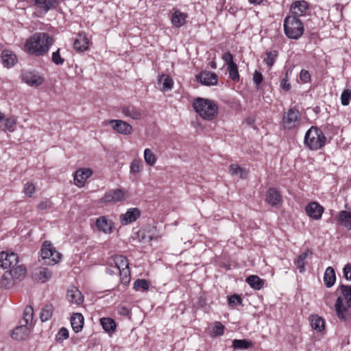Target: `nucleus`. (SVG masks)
Instances as JSON below:
<instances>
[{"label":"nucleus","instance_id":"4468645a","mask_svg":"<svg viewBox=\"0 0 351 351\" xmlns=\"http://www.w3.org/2000/svg\"><path fill=\"white\" fill-rule=\"evenodd\" d=\"M197 80L206 86L215 85L217 82V75L210 71H202L196 76Z\"/></svg>","mask_w":351,"mask_h":351},{"label":"nucleus","instance_id":"a878e982","mask_svg":"<svg viewBox=\"0 0 351 351\" xmlns=\"http://www.w3.org/2000/svg\"><path fill=\"white\" fill-rule=\"evenodd\" d=\"M121 110L126 117H130L134 120L141 119V111L134 106H122Z\"/></svg>","mask_w":351,"mask_h":351},{"label":"nucleus","instance_id":"f3484780","mask_svg":"<svg viewBox=\"0 0 351 351\" xmlns=\"http://www.w3.org/2000/svg\"><path fill=\"white\" fill-rule=\"evenodd\" d=\"M8 271L17 282L22 280L25 278L27 273V269L24 265L19 264V263L16 266H14L8 270Z\"/></svg>","mask_w":351,"mask_h":351},{"label":"nucleus","instance_id":"5fc2aeb1","mask_svg":"<svg viewBox=\"0 0 351 351\" xmlns=\"http://www.w3.org/2000/svg\"><path fill=\"white\" fill-rule=\"evenodd\" d=\"M16 120L13 117H10L5 119V130L9 132H13L14 125H16Z\"/></svg>","mask_w":351,"mask_h":351},{"label":"nucleus","instance_id":"cd10ccee","mask_svg":"<svg viewBox=\"0 0 351 351\" xmlns=\"http://www.w3.org/2000/svg\"><path fill=\"white\" fill-rule=\"evenodd\" d=\"M16 282V280L14 279V277L6 271L2 276L0 280V286L4 289H10Z\"/></svg>","mask_w":351,"mask_h":351},{"label":"nucleus","instance_id":"e2e57ef3","mask_svg":"<svg viewBox=\"0 0 351 351\" xmlns=\"http://www.w3.org/2000/svg\"><path fill=\"white\" fill-rule=\"evenodd\" d=\"M280 86L285 91H289L291 89V84L289 83L287 77L282 79Z\"/></svg>","mask_w":351,"mask_h":351},{"label":"nucleus","instance_id":"b1692460","mask_svg":"<svg viewBox=\"0 0 351 351\" xmlns=\"http://www.w3.org/2000/svg\"><path fill=\"white\" fill-rule=\"evenodd\" d=\"M51 272L45 267H40L36 269L33 274V278L36 281L45 282L51 277Z\"/></svg>","mask_w":351,"mask_h":351},{"label":"nucleus","instance_id":"58836bf2","mask_svg":"<svg viewBox=\"0 0 351 351\" xmlns=\"http://www.w3.org/2000/svg\"><path fill=\"white\" fill-rule=\"evenodd\" d=\"M53 308L51 304L45 305L40 312V318L42 322H47L52 317Z\"/></svg>","mask_w":351,"mask_h":351},{"label":"nucleus","instance_id":"7ed1b4c3","mask_svg":"<svg viewBox=\"0 0 351 351\" xmlns=\"http://www.w3.org/2000/svg\"><path fill=\"white\" fill-rule=\"evenodd\" d=\"M283 26L285 35L290 39L297 40L303 34V23L295 16H287Z\"/></svg>","mask_w":351,"mask_h":351},{"label":"nucleus","instance_id":"4d7b16f0","mask_svg":"<svg viewBox=\"0 0 351 351\" xmlns=\"http://www.w3.org/2000/svg\"><path fill=\"white\" fill-rule=\"evenodd\" d=\"M241 298L237 295H233L228 298V304L231 306H235L241 303Z\"/></svg>","mask_w":351,"mask_h":351},{"label":"nucleus","instance_id":"1a4fd4ad","mask_svg":"<svg viewBox=\"0 0 351 351\" xmlns=\"http://www.w3.org/2000/svg\"><path fill=\"white\" fill-rule=\"evenodd\" d=\"M112 128L118 133L123 135L131 134L133 132L132 125L122 120H111L109 122Z\"/></svg>","mask_w":351,"mask_h":351},{"label":"nucleus","instance_id":"72a5a7b5","mask_svg":"<svg viewBox=\"0 0 351 351\" xmlns=\"http://www.w3.org/2000/svg\"><path fill=\"white\" fill-rule=\"evenodd\" d=\"M246 282L248 285L256 290L261 289L264 284L263 280L261 279L258 276L251 275L247 278Z\"/></svg>","mask_w":351,"mask_h":351},{"label":"nucleus","instance_id":"0e129e2a","mask_svg":"<svg viewBox=\"0 0 351 351\" xmlns=\"http://www.w3.org/2000/svg\"><path fill=\"white\" fill-rule=\"evenodd\" d=\"M130 281V272L126 274H123L122 276H121V282L124 285H127Z\"/></svg>","mask_w":351,"mask_h":351},{"label":"nucleus","instance_id":"ddd939ff","mask_svg":"<svg viewBox=\"0 0 351 351\" xmlns=\"http://www.w3.org/2000/svg\"><path fill=\"white\" fill-rule=\"evenodd\" d=\"M306 213L311 218L319 219L321 218L324 212V208L315 202H312L306 205Z\"/></svg>","mask_w":351,"mask_h":351},{"label":"nucleus","instance_id":"49530a36","mask_svg":"<svg viewBox=\"0 0 351 351\" xmlns=\"http://www.w3.org/2000/svg\"><path fill=\"white\" fill-rule=\"evenodd\" d=\"M133 288L136 291L142 290H147L149 289V283L145 279H138L134 283Z\"/></svg>","mask_w":351,"mask_h":351},{"label":"nucleus","instance_id":"09e8293b","mask_svg":"<svg viewBox=\"0 0 351 351\" xmlns=\"http://www.w3.org/2000/svg\"><path fill=\"white\" fill-rule=\"evenodd\" d=\"M69 336V330L66 328L62 327L59 330V331L56 335V341L57 342H62L64 339H68Z\"/></svg>","mask_w":351,"mask_h":351},{"label":"nucleus","instance_id":"338daca9","mask_svg":"<svg viewBox=\"0 0 351 351\" xmlns=\"http://www.w3.org/2000/svg\"><path fill=\"white\" fill-rule=\"evenodd\" d=\"M50 207V205L48 202L43 201L37 206L38 209L39 210H46Z\"/></svg>","mask_w":351,"mask_h":351},{"label":"nucleus","instance_id":"774afa93","mask_svg":"<svg viewBox=\"0 0 351 351\" xmlns=\"http://www.w3.org/2000/svg\"><path fill=\"white\" fill-rule=\"evenodd\" d=\"M249 2L252 4H254V5H257V4H260L263 0H248Z\"/></svg>","mask_w":351,"mask_h":351},{"label":"nucleus","instance_id":"37998d69","mask_svg":"<svg viewBox=\"0 0 351 351\" xmlns=\"http://www.w3.org/2000/svg\"><path fill=\"white\" fill-rule=\"evenodd\" d=\"M144 160L150 166H154L157 160L156 155L153 152L147 148L144 151Z\"/></svg>","mask_w":351,"mask_h":351},{"label":"nucleus","instance_id":"4be33fe9","mask_svg":"<svg viewBox=\"0 0 351 351\" xmlns=\"http://www.w3.org/2000/svg\"><path fill=\"white\" fill-rule=\"evenodd\" d=\"M291 10L293 16H303L308 10V3L305 1H295L291 6Z\"/></svg>","mask_w":351,"mask_h":351},{"label":"nucleus","instance_id":"c756f323","mask_svg":"<svg viewBox=\"0 0 351 351\" xmlns=\"http://www.w3.org/2000/svg\"><path fill=\"white\" fill-rule=\"evenodd\" d=\"M336 276L334 269L332 267H328L324 276V281L327 287H331L335 282Z\"/></svg>","mask_w":351,"mask_h":351},{"label":"nucleus","instance_id":"2f4dec72","mask_svg":"<svg viewBox=\"0 0 351 351\" xmlns=\"http://www.w3.org/2000/svg\"><path fill=\"white\" fill-rule=\"evenodd\" d=\"M335 308L337 317L341 319H346V315L348 313V309L343 306V298L341 297H339L337 298Z\"/></svg>","mask_w":351,"mask_h":351},{"label":"nucleus","instance_id":"6e6d98bb","mask_svg":"<svg viewBox=\"0 0 351 351\" xmlns=\"http://www.w3.org/2000/svg\"><path fill=\"white\" fill-rule=\"evenodd\" d=\"M224 326L219 322H215L213 328V334L214 336L221 335L223 333Z\"/></svg>","mask_w":351,"mask_h":351},{"label":"nucleus","instance_id":"9b49d317","mask_svg":"<svg viewBox=\"0 0 351 351\" xmlns=\"http://www.w3.org/2000/svg\"><path fill=\"white\" fill-rule=\"evenodd\" d=\"M58 4V0H34V6L44 14L56 9Z\"/></svg>","mask_w":351,"mask_h":351},{"label":"nucleus","instance_id":"0eeeda50","mask_svg":"<svg viewBox=\"0 0 351 351\" xmlns=\"http://www.w3.org/2000/svg\"><path fill=\"white\" fill-rule=\"evenodd\" d=\"M21 80L32 87H38L42 85L45 81L39 73L34 70L23 71L21 73Z\"/></svg>","mask_w":351,"mask_h":351},{"label":"nucleus","instance_id":"39448f33","mask_svg":"<svg viewBox=\"0 0 351 351\" xmlns=\"http://www.w3.org/2000/svg\"><path fill=\"white\" fill-rule=\"evenodd\" d=\"M40 256L44 260V264L51 265L56 264L61 257V254L48 241L43 243L40 250Z\"/></svg>","mask_w":351,"mask_h":351},{"label":"nucleus","instance_id":"4c0bfd02","mask_svg":"<svg viewBox=\"0 0 351 351\" xmlns=\"http://www.w3.org/2000/svg\"><path fill=\"white\" fill-rule=\"evenodd\" d=\"M152 228L139 230L138 232L139 239L144 242H150L153 239H156V237L152 234Z\"/></svg>","mask_w":351,"mask_h":351},{"label":"nucleus","instance_id":"3c124183","mask_svg":"<svg viewBox=\"0 0 351 351\" xmlns=\"http://www.w3.org/2000/svg\"><path fill=\"white\" fill-rule=\"evenodd\" d=\"M229 72V77L234 81L237 80L239 75L238 72V67L237 64H232L228 66Z\"/></svg>","mask_w":351,"mask_h":351},{"label":"nucleus","instance_id":"5701e85b","mask_svg":"<svg viewBox=\"0 0 351 351\" xmlns=\"http://www.w3.org/2000/svg\"><path fill=\"white\" fill-rule=\"evenodd\" d=\"M186 14L181 12L178 10H174L171 16V21L173 26L180 27L186 23Z\"/></svg>","mask_w":351,"mask_h":351},{"label":"nucleus","instance_id":"a18cd8bd","mask_svg":"<svg viewBox=\"0 0 351 351\" xmlns=\"http://www.w3.org/2000/svg\"><path fill=\"white\" fill-rule=\"evenodd\" d=\"M142 161L141 159H134L130 164V172L132 174H136L141 171Z\"/></svg>","mask_w":351,"mask_h":351},{"label":"nucleus","instance_id":"393cba45","mask_svg":"<svg viewBox=\"0 0 351 351\" xmlns=\"http://www.w3.org/2000/svg\"><path fill=\"white\" fill-rule=\"evenodd\" d=\"M88 40L86 35L83 33H80L77 38L75 39L73 47L77 51H84L88 49Z\"/></svg>","mask_w":351,"mask_h":351},{"label":"nucleus","instance_id":"ea45409f","mask_svg":"<svg viewBox=\"0 0 351 351\" xmlns=\"http://www.w3.org/2000/svg\"><path fill=\"white\" fill-rule=\"evenodd\" d=\"M342 295L343 296V298L346 301L347 306L350 308H351V285H342L339 287Z\"/></svg>","mask_w":351,"mask_h":351},{"label":"nucleus","instance_id":"423d86ee","mask_svg":"<svg viewBox=\"0 0 351 351\" xmlns=\"http://www.w3.org/2000/svg\"><path fill=\"white\" fill-rule=\"evenodd\" d=\"M302 121L301 114L295 108H290L282 117L284 128L291 130L298 128Z\"/></svg>","mask_w":351,"mask_h":351},{"label":"nucleus","instance_id":"bf43d9fd","mask_svg":"<svg viewBox=\"0 0 351 351\" xmlns=\"http://www.w3.org/2000/svg\"><path fill=\"white\" fill-rule=\"evenodd\" d=\"M300 80L304 83H307L311 80V75L308 71L304 69H302L300 71Z\"/></svg>","mask_w":351,"mask_h":351},{"label":"nucleus","instance_id":"c85d7f7f","mask_svg":"<svg viewBox=\"0 0 351 351\" xmlns=\"http://www.w3.org/2000/svg\"><path fill=\"white\" fill-rule=\"evenodd\" d=\"M2 63L7 68L12 67L16 62V56L10 51L5 50L1 56Z\"/></svg>","mask_w":351,"mask_h":351},{"label":"nucleus","instance_id":"9d476101","mask_svg":"<svg viewBox=\"0 0 351 351\" xmlns=\"http://www.w3.org/2000/svg\"><path fill=\"white\" fill-rule=\"evenodd\" d=\"M93 171L88 168L77 169L74 176V183L78 187L84 186L86 180L93 175Z\"/></svg>","mask_w":351,"mask_h":351},{"label":"nucleus","instance_id":"69168bd1","mask_svg":"<svg viewBox=\"0 0 351 351\" xmlns=\"http://www.w3.org/2000/svg\"><path fill=\"white\" fill-rule=\"evenodd\" d=\"M106 271L107 274H108L110 275L117 274H120V271L115 266L107 267L106 269Z\"/></svg>","mask_w":351,"mask_h":351},{"label":"nucleus","instance_id":"8fccbe9b","mask_svg":"<svg viewBox=\"0 0 351 351\" xmlns=\"http://www.w3.org/2000/svg\"><path fill=\"white\" fill-rule=\"evenodd\" d=\"M351 99V90L346 89L341 95V102L343 106H348Z\"/></svg>","mask_w":351,"mask_h":351},{"label":"nucleus","instance_id":"f03ea898","mask_svg":"<svg viewBox=\"0 0 351 351\" xmlns=\"http://www.w3.org/2000/svg\"><path fill=\"white\" fill-rule=\"evenodd\" d=\"M193 106L195 112L204 119L213 120L217 114L218 107L210 99L197 97L194 100Z\"/></svg>","mask_w":351,"mask_h":351},{"label":"nucleus","instance_id":"79ce46f5","mask_svg":"<svg viewBox=\"0 0 351 351\" xmlns=\"http://www.w3.org/2000/svg\"><path fill=\"white\" fill-rule=\"evenodd\" d=\"M230 171L232 175H239L241 178H245L247 176V171L236 164L230 166Z\"/></svg>","mask_w":351,"mask_h":351},{"label":"nucleus","instance_id":"864d4df0","mask_svg":"<svg viewBox=\"0 0 351 351\" xmlns=\"http://www.w3.org/2000/svg\"><path fill=\"white\" fill-rule=\"evenodd\" d=\"M25 194L29 197H32L35 192V186L32 182H27L23 189Z\"/></svg>","mask_w":351,"mask_h":351},{"label":"nucleus","instance_id":"c03bdc74","mask_svg":"<svg viewBox=\"0 0 351 351\" xmlns=\"http://www.w3.org/2000/svg\"><path fill=\"white\" fill-rule=\"evenodd\" d=\"M34 314V309L32 306H27L23 313V324L28 325L32 321Z\"/></svg>","mask_w":351,"mask_h":351},{"label":"nucleus","instance_id":"680f3d73","mask_svg":"<svg viewBox=\"0 0 351 351\" xmlns=\"http://www.w3.org/2000/svg\"><path fill=\"white\" fill-rule=\"evenodd\" d=\"M253 80H254V82L256 84V85L258 86L263 81L262 74L260 72H258V71H255L254 75H253Z\"/></svg>","mask_w":351,"mask_h":351},{"label":"nucleus","instance_id":"6ab92c4d","mask_svg":"<svg viewBox=\"0 0 351 351\" xmlns=\"http://www.w3.org/2000/svg\"><path fill=\"white\" fill-rule=\"evenodd\" d=\"M29 328L27 325L21 323V325L16 327L12 332V337L16 340H23L29 335Z\"/></svg>","mask_w":351,"mask_h":351},{"label":"nucleus","instance_id":"052dcab7","mask_svg":"<svg viewBox=\"0 0 351 351\" xmlns=\"http://www.w3.org/2000/svg\"><path fill=\"white\" fill-rule=\"evenodd\" d=\"M343 276L346 280H351V264H346L343 269Z\"/></svg>","mask_w":351,"mask_h":351},{"label":"nucleus","instance_id":"dca6fc26","mask_svg":"<svg viewBox=\"0 0 351 351\" xmlns=\"http://www.w3.org/2000/svg\"><path fill=\"white\" fill-rule=\"evenodd\" d=\"M66 298L69 302L76 304H82L84 300L82 293L75 287H71L68 289Z\"/></svg>","mask_w":351,"mask_h":351},{"label":"nucleus","instance_id":"a19ab883","mask_svg":"<svg viewBox=\"0 0 351 351\" xmlns=\"http://www.w3.org/2000/svg\"><path fill=\"white\" fill-rule=\"evenodd\" d=\"M232 346L234 349H247L252 346V343L247 339H234Z\"/></svg>","mask_w":351,"mask_h":351},{"label":"nucleus","instance_id":"a211bd4d","mask_svg":"<svg viewBox=\"0 0 351 351\" xmlns=\"http://www.w3.org/2000/svg\"><path fill=\"white\" fill-rule=\"evenodd\" d=\"M124 193L121 189L107 192L103 197L104 202H117L123 199Z\"/></svg>","mask_w":351,"mask_h":351},{"label":"nucleus","instance_id":"13d9d810","mask_svg":"<svg viewBox=\"0 0 351 351\" xmlns=\"http://www.w3.org/2000/svg\"><path fill=\"white\" fill-rule=\"evenodd\" d=\"M222 59L224 60L228 66L235 64L233 61V56L230 52L223 53Z\"/></svg>","mask_w":351,"mask_h":351},{"label":"nucleus","instance_id":"c9c22d12","mask_svg":"<svg viewBox=\"0 0 351 351\" xmlns=\"http://www.w3.org/2000/svg\"><path fill=\"white\" fill-rule=\"evenodd\" d=\"M310 322L311 327L314 330L321 332L324 329V321L317 315H311Z\"/></svg>","mask_w":351,"mask_h":351},{"label":"nucleus","instance_id":"de8ad7c7","mask_svg":"<svg viewBox=\"0 0 351 351\" xmlns=\"http://www.w3.org/2000/svg\"><path fill=\"white\" fill-rule=\"evenodd\" d=\"M266 55H267V57L265 59V62H266L267 65L269 67H271L274 65L276 58L278 56L277 51H267L266 53Z\"/></svg>","mask_w":351,"mask_h":351},{"label":"nucleus","instance_id":"603ef678","mask_svg":"<svg viewBox=\"0 0 351 351\" xmlns=\"http://www.w3.org/2000/svg\"><path fill=\"white\" fill-rule=\"evenodd\" d=\"M51 60L56 65H62L64 64V60L60 54V49H58L56 51L53 52Z\"/></svg>","mask_w":351,"mask_h":351},{"label":"nucleus","instance_id":"6e6552de","mask_svg":"<svg viewBox=\"0 0 351 351\" xmlns=\"http://www.w3.org/2000/svg\"><path fill=\"white\" fill-rule=\"evenodd\" d=\"M19 263L18 254L14 252H1L0 253V267L10 269Z\"/></svg>","mask_w":351,"mask_h":351},{"label":"nucleus","instance_id":"f8f14e48","mask_svg":"<svg viewBox=\"0 0 351 351\" xmlns=\"http://www.w3.org/2000/svg\"><path fill=\"white\" fill-rule=\"evenodd\" d=\"M141 216V211L137 208L128 210L125 214L120 215L119 218L123 225H128L137 220Z\"/></svg>","mask_w":351,"mask_h":351},{"label":"nucleus","instance_id":"aec40b11","mask_svg":"<svg viewBox=\"0 0 351 351\" xmlns=\"http://www.w3.org/2000/svg\"><path fill=\"white\" fill-rule=\"evenodd\" d=\"M114 266L120 271V276L129 273V264L127 258L122 255H117L114 257Z\"/></svg>","mask_w":351,"mask_h":351},{"label":"nucleus","instance_id":"2eb2a0df","mask_svg":"<svg viewBox=\"0 0 351 351\" xmlns=\"http://www.w3.org/2000/svg\"><path fill=\"white\" fill-rule=\"evenodd\" d=\"M266 201L273 206L281 204L282 197L280 192L275 188H269L266 193Z\"/></svg>","mask_w":351,"mask_h":351},{"label":"nucleus","instance_id":"473e14b6","mask_svg":"<svg viewBox=\"0 0 351 351\" xmlns=\"http://www.w3.org/2000/svg\"><path fill=\"white\" fill-rule=\"evenodd\" d=\"M312 252L307 250L304 252L302 253L298 256L297 259L294 261V263L296 265L298 269L300 270V272H304V267L306 265V259L307 258L308 256L311 254Z\"/></svg>","mask_w":351,"mask_h":351},{"label":"nucleus","instance_id":"412c9836","mask_svg":"<svg viewBox=\"0 0 351 351\" xmlns=\"http://www.w3.org/2000/svg\"><path fill=\"white\" fill-rule=\"evenodd\" d=\"M96 226L99 231L106 234H110L112 231V222L106 217H100L96 220Z\"/></svg>","mask_w":351,"mask_h":351},{"label":"nucleus","instance_id":"f704fd0d","mask_svg":"<svg viewBox=\"0 0 351 351\" xmlns=\"http://www.w3.org/2000/svg\"><path fill=\"white\" fill-rule=\"evenodd\" d=\"M100 323L105 331L107 332H112L116 329L115 322L110 317H103L100 319Z\"/></svg>","mask_w":351,"mask_h":351},{"label":"nucleus","instance_id":"f257e3e1","mask_svg":"<svg viewBox=\"0 0 351 351\" xmlns=\"http://www.w3.org/2000/svg\"><path fill=\"white\" fill-rule=\"evenodd\" d=\"M53 44V39L47 33H35L25 42V50L30 54L41 56L46 54Z\"/></svg>","mask_w":351,"mask_h":351},{"label":"nucleus","instance_id":"bb28decb","mask_svg":"<svg viewBox=\"0 0 351 351\" xmlns=\"http://www.w3.org/2000/svg\"><path fill=\"white\" fill-rule=\"evenodd\" d=\"M71 324L75 332L82 330L84 326V317L81 313H74L71 318Z\"/></svg>","mask_w":351,"mask_h":351},{"label":"nucleus","instance_id":"20e7f679","mask_svg":"<svg viewBox=\"0 0 351 351\" xmlns=\"http://www.w3.org/2000/svg\"><path fill=\"white\" fill-rule=\"evenodd\" d=\"M323 132L317 127L312 126L306 132L304 144L311 149L317 150L322 148L326 142Z\"/></svg>","mask_w":351,"mask_h":351},{"label":"nucleus","instance_id":"7c9ffc66","mask_svg":"<svg viewBox=\"0 0 351 351\" xmlns=\"http://www.w3.org/2000/svg\"><path fill=\"white\" fill-rule=\"evenodd\" d=\"M339 223L348 230L351 229V212L341 210L339 213Z\"/></svg>","mask_w":351,"mask_h":351},{"label":"nucleus","instance_id":"e433bc0d","mask_svg":"<svg viewBox=\"0 0 351 351\" xmlns=\"http://www.w3.org/2000/svg\"><path fill=\"white\" fill-rule=\"evenodd\" d=\"M158 83L162 84V90L163 91L171 90L173 88V82L167 75H161L158 77Z\"/></svg>","mask_w":351,"mask_h":351}]
</instances>
